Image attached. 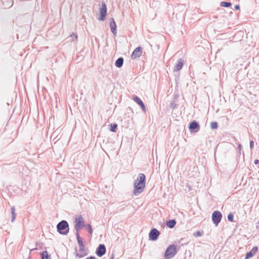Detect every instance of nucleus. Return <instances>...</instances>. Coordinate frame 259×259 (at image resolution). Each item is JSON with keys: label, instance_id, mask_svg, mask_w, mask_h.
<instances>
[{"label": "nucleus", "instance_id": "15", "mask_svg": "<svg viewBox=\"0 0 259 259\" xmlns=\"http://www.w3.org/2000/svg\"><path fill=\"white\" fill-rule=\"evenodd\" d=\"M184 60L182 58H180L178 60L177 63L176 64L174 71H178L180 70L182 68V67L184 65Z\"/></svg>", "mask_w": 259, "mask_h": 259}, {"label": "nucleus", "instance_id": "21", "mask_svg": "<svg viewBox=\"0 0 259 259\" xmlns=\"http://www.w3.org/2000/svg\"><path fill=\"white\" fill-rule=\"evenodd\" d=\"M220 6L223 7L229 8L232 6V4L230 2H222L220 3Z\"/></svg>", "mask_w": 259, "mask_h": 259}, {"label": "nucleus", "instance_id": "31", "mask_svg": "<svg viewBox=\"0 0 259 259\" xmlns=\"http://www.w3.org/2000/svg\"><path fill=\"white\" fill-rule=\"evenodd\" d=\"M254 163L255 164H257L259 163V160L258 159H255L254 161Z\"/></svg>", "mask_w": 259, "mask_h": 259}, {"label": "nucleus", "instance_id": "22", "mask_svg": "<svg viewBox=\"0 0 259 259\" xmlns=\"http://www.w3.org/2000/svg\"><path fill=\"white\" fill-rule=\"evenodd\" d=\"M210 127L212 130H216L218 128V123L216 121L211 122L210 123Z\"/></svg>", "mask_w": 259, "mask_h": 259}, {"label": "nucleus", "instance_id": "32", "mask_svg": "<svg viewBox=\"0 0 259 259\" xmlns=\"http://www.w3.org/2000/svg\"><path fill=\"white\" fill-rule=\"evenodd\" d=\"M179 98V95H175V96H174V99L177 100Z\"/></svg>", "mask_w": 259, "mask_h": 259}, {"label": "nucleus", "instance_id": "34", "mask_svg": "<svg viewBox=\"0 0 259 259\" xmlns=\"http://www.w3.org/2000/svg\"><path fill=\"white\" fill-rule=\"evenodd\" d=\"M109 259H114V254H112V255Z\"/></svg>", "mask_w": 259, "mask_h": 259}, {"label": "nucleus", "instance_id": "37", "mask_svg": "<svg viewBox=\"0 0 259 259\" xmlns=\"http://www.w3.org/2000/svg\"><path fill=\"white\" fill-rule=\"evenodd\" d=\"M34 249H31L30 251H32V250H34Z\"/></svg>", "mask_w": 259, "mask_h": 259}, {"label": "nucleus", "instance_id": "7", "mask_svg": "<svg viewBox=\"0 0 259 259\" xmlns=\"http://www.w3.org/2000/svg\"><path fill=\"white\" fill-rule=\"evenodd\" d=\"M200 128V126L198 122L196 120H193L189 123V129L191 133H197Z\"/></svg>", "mask_w": 259, "mask_h": 259}, {"label": "nucleus", "instance_id": "5", "mask_svg": "<svg viewBox=\"0 0 259 259\" xmlns=\"http://www.w3.org/2000/svg\"><path fill=\"white\" fill-rule=\"evenodd\" d=\"M74 223V228L76 230L75 235H76L77 233H79V230L85 226L81 215H78L75 218Z\"/></svg>", "mask_w": 259, "mask_h": 259}, {"label": "nucleus", "instance_id": "2", "mask_svg": "<svg viewBox=\"0 0 259 259\" xmlns=\"http://www.w3.org/2000/svg\"><path fill=\"white\" fill-rule=\"evenodd\" d=\"M78 244L79 245V251L81 253H79L77 252L75 253V256L78 258H82L88 254V252H86L85 248V245L83 241L82 238L80 236L79 234L77 233L76 235ZM76 251H77L76 248H75Z\"/></svg>", "mask_w": 259, "mask_h": 259}, {"label": "nucleus", "instance_id": "30", "mask_svg": "<svg viewBox=\"0 0 259 259\" xmlns=\"http://www.w3.org/2000/svg\"><path fill=\"white\" fill-rule=\"evenodd\" d=\"M85 259H96L94 256H90L89 257H87Z\"/></svg>", "mask_w": 259, "mask_h": 259}, {"label": "nucleus", "instance_id": "8", "mask_svg": "<svg viewBox=\"0 0 259 259\" xmlns=\"http://www.w3.org/2000/svg\"><path fill=\"white\" fill-rule=\"evenodd\" d=\"M160 232L156 228H152L149 233V240L151 241H156L157 240Z\"/></svg>", "mask_w": 259, "mask_h": 259}, {"label": "nucleus", "instance_id": "20", "mask_svg": "<svg viewBox=\"0 0 259 259\" xmlns=\"http://www.w3.org/2000/svg\"><path fill=\"white\" fill-rule=\"evenodd\" d=\"M110 128L109 130L111 132H116L117 128V124L115 123H111L110 125Z\"/></svg>", "mask_w": 259, "mask_h": 259}, {"label": "nucleus", "instance_id": "18", "mask_svg": "<svg viewBox=\"0 0 259 259\" xmlns=\"http://www.w3.org/2000/svg\"><path fill=\"white\" fill-rule=\"evenodd\" d=\"M11 222H13L15 219L16 216V213H15V206H13L11 208Z\"/></svg>", "mask_w": 259, "mask_h": 259}, {"label": "nucleus", "instance_id": "28", "mask_svg": "<svg viewBox=\"0 0 259 259\" xmlns=\"http://www.w3.org/2000/svg\"><path fill=\"white\" fill-rule=\"evenodd\" d=\"M70 36H71V37H72L73 39L74 38H75V39H77V35L76 34L72 33V34H71Z\"/></svg>", "mask_w": 259, "mask_h": 259}, {"label": "nucleus", "instance_id": "23", "mask_svg": "<svg viewBox=\"0 0 259 259\" xmlns=\"http://www.w3.org/2000/svg\"><path fill=\"white\" fill-rule=\"evenodd\" d=\"M228 221L230 222H234V215L232 213H229L227 216Z\"/></svg>", "mask_w": 259, "mask_h": 259}, {"label": "nucleus", "instance_id": "25", "mask_svg": "<svg viewBox=\"0 0 259 259\" xmlns=\"http://www.w3.org/2000/svg\"><path fill=\"white\" fill-rule=\"evenodd\" d=\"M202 235V233L200 231H197L196 232L194 233L193 236L195 237H200Z\"/></svg>", "mask_w": 259, "mask_h": 259}, {"label": "nucleus", "instance_id": "1", "mask_svg": "<svg viewBox=\"0 0 259 259\" xmlns=\"http://www.w3.org/2000/svg\"><path fill=\"white\" fill-rule=\"evenodd\" d=\"M146 186V176L144 174H139L137 180L134 184V194L136 196L139 195L144 190Z\"/></svg>", "mask_w": 259, "mask_h": 259}, {"label": "nucleus", "instance_id": "10", "mask_svg": "<svg viewBox=\"0 0 259 259\" xmlns=\"http://www.w3.org/2000/svg\"><path fill=\"white\" fill-rule=\"evenodd\" d=\"M106 252V248L105 245L103 244L99 245L96 250V253L99 257L103 256Z\"/></svg>", "mask_w": 259, "mask_h": 259}, {"label": "nucleus", "instance_id": "17", "mask_svg": "<svg viewBox=\"0 0 259 259\" xmlns=\"http://www.w3.org/2000/svg\"><path fill=\"white\" fill-rule=\"evenodd\" d=\"M176 224V221L174 219L168 220L166 223V226L170 229L174 228Z\"/></svg>", "mask_w": 259, "mask_h": 259}, {"label": "nucleus", "instance_id": "13", "mask_svg": "<svg viewBox=\"0 0 259 259\" xmlns=\"http://www.w3.org/2000/svg\"><path fill=\"white\" fill-rule=\"evenodd\" d=\"M110 27L111 31L114 36L117 34V26L114 19L111 18L110 19Z\"/></svg>", "mask_w": 259, "mask_h": 259}, {"label": "nucleus", "instance_id": "6", "mask_svg": "<svg viewBox=\"0 0 259 259\" xmlns=\"http://www.w3.org/2000/svg\"><path fill=\"white\" fill-rule=\"evenodd\" d=\"M222 218V213L218 211H214L212 214L211 219L212 222L215 226H218L219 224L221 222Z\"/></svg>", "mask_w": 259, "mask_h": 259}, {"label": "nucleus", "instance_id": "19", "mask_svg": "<svg viewBox=\"0 0 259 259\" xmlns=\"http://www.w3.org/2000/svg\"><path fill=\"white\" fill-rule=\"evenodd\" d=\"M41 257H44V259H51L50 255L49 254L47 250L43 251L40 253Z\"/></svg>", "mask_w": 259, "mask_h": 259}, {"label": "nucleus", "instance_id": "24", "mask_svg": "<svg viewBox=\"0 0 259 259\" xmlns=\"http://www.w3.org/2000/svg\"><path fill=\"white\" fill-rule=\"evenodd\" d=\"M86 227L87 228L88 232L92 235L93 233V229L91 225L89 224H88L86 225Z\"/></svg>", "mask_w": 259, "mask_h": 259}, {"label": "nucleus", "instance_id": "35", "mask_svg": "<svg viewBox=\"0 0 259 259\" xmlns=\"http://www.w3.org/2000/svg\"><path fill=\"white\" fill-rule=\"evenodd\" d=\"M56 131H55V132H54V133L53 134V135H52V136H55V135H56Z\"/></svg>", "mask_w": 259, "mask_h": 259}, {"label": "nucleus", "instance_id": "29", "mask_svg": "<svg viewBox=\"0 0 259 259\" xmlns=\"http://www.w3.org/2000/svg\"><path fill=\"white\" fill-rule=\"evenodd\" d=\"M234 8L236 10H238L240 9V6L239 5H235Z\"/></svg>", "mask_w": 259, "mask_h": 259}, {"label": "nucleus", "instance_id": "11", "mask_svg": "<svg viewBox=\"0 0 259 259\" xmlns=\"http://www.w3.org/2000/svg\"><path fill=\"white\" fill-rule=\"evenodd\" d=\"M133 100L141 107L142 110L145 113L146 111V107L142 100L136 95L133 96Z\"/></svg>", "mask_w": 259, "mask_h": 259}, {"label": "nucleus", "instance_id": "12", "mask_svg": "<svg viewBox=\"0 0 259 259\" xmlns=\"http://www.w3.org/2000/svg\"><path fill=\"white\" fill-rule=\"evenodd\" d=\"M142 54V48L141 47L136 48L133 52L131 57L133 59L140 57Z\"/></svg>", "mask_w": 259, "mask_h": 259}, {"label": "nucleus", "instance_id": "33", "mask_svg": "<svg viewBox=\"0 0 259 259\" xmlns=\"http://www.w3.org/2000/svg\"><path fill=\"white\" fill-rule=\"evenodd\" d=\"M238 148L239 149V150H241V144H239L238 146Z\"/></svg>", "mask_w": 259, "mask_h": 259}, {"label": "nucleus", "instance_id": "14", "mask_svg": "<svg viewBox=\"0 0 259 259\" xmlns=\"http://www.w3.org/2000/svg\"><path fill=\"white\" fill-rule=\"evenodd\" d=\"M258 250V247L257 246H254L248 252L246 253L244 259H249L253 257L254 254H256Z\"/></svg>", "mask_w": 259, "mask_h": 259}, {"label": "nucleus", "instance_id": "36", "mask_svg": "<svg viewBox=\"0 0 259 259\" xmlns=\"http://www.w3.org/2000/svg\"><path fill=\"white\" fill-rule=\"evenodd\" d=\"M41 259H44V257H41Z\"/></svg>", "mask_w": 259, "mask_h": 259}, {"label": "nucleus", "instance_id": "26", "mask_svg": "<svg viewBox=\"0 0 259 259\" xmlns=\"http://www.w3.org/2000/svg\"><path fill=\"white\" fill-rule=\"evenodd\" d=\"M177 106H178L177 104L176 103H175L174 102H171L170 104V107L172 109H175V108H177Z\"/></svg>", "mask_w": 259, "mask_h": 259}, {"label": "nucleus", "instance_id": "27", "mask_svg": "<svg viewBox=\"0 0 259 259\" xmlns=\"http://www.w3.org/2000/svg\"><path fill=\"white\" fill-rule=\"evenodd\" d=\"M250 148L252 149L254 147V142L253 140H250L249 143Z\"/></svg>", "mask_w": 259, "mask_h": 259}, {"label": "nucleus", "instance_id": "16", "mask_svg": "<svg viewBox=\"0 0 259 259\" xmlns=\"http://www.w3.org/2000/svg\"><path fill=\"white\" fill-rule=\"evenodd\" d=\"M124 59L122 57L118 58L115 61V65L117 68H120L122 66Z\"/></svg>", "mask_w": 259, "mask_h": 259}, {"label": "nucleus", "instance_id": "3", "mask_svg": "<svg viewBox=\"0 0 259 259\" xmlns=\"http://www.w3.org/2000/svg\"><path fill=\"white\" fill-rule=\"evenodd\" d=\"M57 230L61 235H67L69 231V226L65 220H62L57 225Z\"/></svg>", "mask_w": 259, "mask_h": 259}, {"label": "nucleus", "instance_id": "9", "mask_svg": "<svg viewBox=\"0 0 259 259\" xmlns=\"http://www.w3.org/2000/svg\"><path fill=\"white\" fill-rule=\"evenodd\" d=\"M107 6L105 3H102L101 7L100 8V14L98 20L100 21H104L107 15Z\"/></svg>", "mask_w": 259, "mask_h": 259}, {"label": "nucleus", "instance_id": "4", "mask_svg": "<svg viewBox=\"0 0 259 259\" xmlns=\"http://www.w3.org/2000/svg\"><path fill=\"white\" fill-rule=\"evenodd\" d=\"M177 248L175 245L171 244L169 245L166 249L164 256L166 259H170L173 257L177 254Z\"/></svg>", "mask_w": 259, "mask_h": 259}]
</instances>
